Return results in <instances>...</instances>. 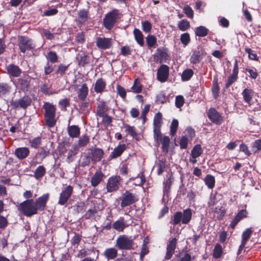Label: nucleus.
<instances>
[{
	"mask_svg": "<svg viewBox=\"0 0 261 261\" xmlns=\"http://www.w3.org/2000/svg\"><path fill=\"white\" fill-rule=\"evenodd\" d=\"M49 198V194L46 193L35 200L33 199H27L19 204L18 206V210L24 216L31 217L37 214L38 211H44Z\"/></svg>",
	"mask_w": 261,
	"mask_h": 261,
	"instance_id": "f257e3e1",
	"label": "nucleus"
},
{
	"mask_svg": "<svg viewBox=\"0 0 261 261\" xmlns=\"http://www.w3.org/2000/svg\"><path fill=\"white\" fill-rule=\"evenodd\" d=\"M134 245V241L132 237L125 234L119 236L116 241V246L121 250L133 249Z\"/></svg>",
	"mask_w": 261,
	"mask_h": 261,
	"instance_id": "f03ea898",
	"label": "nucleus"
},
{
	"mask_svg": "<svg viewBox=\"0 0 261 261\" xmlns=\"http://www.w3.org/2000/svg\"><path fill=\"white\" fill-rule=\"evenodd\" d=\"M119 18V13L118 10L114 9L110 12L103 18V24L105 27L108 30H111Z\"/></svg>",
	"mask_w": 261,
	"mask_h": 261,
	"instance_id": "7ed1b4c3",
	"label": "nucleus"
},
{
	"mask_svg": "<svg viewBox=\"0 0 261 261\" xmlns=\"http://www.w3.org/2000/svg\"><path fill=\"white\" fill-rule=\"evenodd\" d=\"M32 100L29 95H25L21 98L11 101V105L14 109H22L23 110L30 106Z\"/></svg>",
	"mask_w": 261,
	"mask_h": 261,
	"instance_id": "20e7f679",
	"label": "nucleus"
},
{
	"mask_svg": "<svg viewBox=\"0 0 261 261\" xmlns=\"http://www.w3.org/2000/svg\"><path fill=\"white\" fill-rule=\"evenodd\" d=\"M120 205L122 208L131 205L138 201L137 195L128 191H125L120 197Z\"/></svg>",
	"mask_w": 261,
	"mask_h": 261,
	"instance_id": "39448f33",
	"label": "nucleus"
},
{
	"mask_svg": "<svg viewBox=\"0 0 261 261\" xmlns=\"http://www.w3.org/2000/svg\"><path fill=\"white\" fill-rule=\"evenodd\" d=\"M18 45L19 49L23 53H25L27 50H30L34 47L32 40L24 36H18Z\"/></svg>",
	"mask_w": 261,
	"mask_h": 261,
	"instance_id": "423d86ee",
	"label": "nucleus"
},
{
	"mask_svg": "<svg viewBox=\"0 0 261 261\" xmlns=\"http://www.w3.org/2000/svg\"><path fill=\"white\" fill-rule=\"evenodd\" d=\"M73 192V188L70 185L67 186L63 188L61 193L60 194L58 203L61 205H65L71 196Z\"/></svg>",
	"mask_w": 261,
	"mask_h": 261,
	"instance_id": "0eeeda50",
	"label": "nucleus"
},
{
	"mask_svg": "<svg viewBox=\"0 0 261 261\" xmlns=\"http://www.w3.org/2000/svg\"><path fill=\"white\" fill-rule=\"evenodd\" d=\"M121 178L119 176L110 177L107 184V189L108 192L116 191L119 188Z\"/></svg>",
	"mask_w": 261,
	"mask_h": 261,
	"instance_id": "6e6552de",
	"label": "nucleus"
},
{
	"mask_svg": "<svg viewBox=\"0 0 261 261\" xmlns=\"http://www.w3.org/2000/svg\"><path fill=\"white\" fill-rule=\"evenodd\" d=\"M239 66L237 60H235L232 73L228 77L225 83V88H228L238 79Z\"/></svg>",
	"mask_w": 261,
	"mask_h": 261,
	"instance_id": "1a4fd4ad",
	"label": "nucleus"
},
{
	"mask_svg": "<svg viewBox=\"0 0 261 261\" xmlns=\"http://www.w3.org/2000/svg\"><path fill=\"white\" fill-rule=\"evenodd\" d=\"M113 41L112 38L105 37H98L96 38V44L97 47L101 49H107L110 48Z\"/></svg>",
	"mask_w": 261,
	"mask_h": 261,
	"instance_id": "9d476101",
	"label": "nucleus"
},
{
	"mask_svg": "<svg viewBox=\"0 0 261 261\" xmlns=\"http://www.w3.org/2000/svg\"><path fill=\"white\" fill-rule=\"evenodd\" d=\"M169 69L166 65H162L157 72V79L161 82H166L169 76Z\"/></svg>",
	"mask_w": 261,
	"mask_h": 261,
	"instance_id": "9b49d317",
	"label": "nucleus"
},
{
	"mask_svg": "<svg viewBox=\"0 0 261 261\" xmlns=\"http://www.w3.org/2000/svg\"><path fill=\"white\" fill-rule=\"evenodd\" d=\"M6 69L7 70V73L10 77H18L20 76L22 73L20 67L13 63L7 65Z\"/></svg>",
	"mask_w": 261,
	"mask_h": 261,
	"instance_id": "f8f14e48",
	"label": "nucleus"
},
{
	"mask_svg": "<svg viewBox=\"0 0 261 261\" xmlns=\"http://www.w3.org/2000/svg\"><path fill=\"white\" fill-rule=\"evenodd\" d=\"M167 49L164 47H160L156 49L154 56V59L156 62L160 63L166 61L168 58Z\"/></svg>",
	"mask_w": 261,
	"mask_h": 261,
	"instance_id": "ddd939ff",
	"label": "nucleus"
},
{
	"mask_svg": "<svg viewBox=\"0 0 261 261\" xmlns=\"http://www.w3.org/2000/svg\"><path fill=\"white\" fill-rule=\"evenodd\" d=\"M177 244V240L176 238L171 239L167 246L166 253L165 259L166 260L170 259L173 254L174 253Z\"/></svg>",
	"mask_w": 261,
	"mask_h": 261,
	"instance_id": "4468645a",
	"label": "nucleus"
},
{
	"mask_svg": "<svg viewBox=\"0 0 261 261\" xmlns=\"http://www.w3.org/2000/svg\"><path fill=\"white\" fill-rule=\"evenodd\" d=\"M207 116L213 123L216 124H220L222 121V117L214 108H211L208 110Z\"/></svg>",
	"mask_w": 261,
	"mask_h": 261,
	"instance_id": "2eb2a0df",
	"label": "nucleus"
},
{
	"mask_svg": "<svg viewBox=\"0 0 261 261\" xmlns=\"http://www.w3.org/2000/svg\"><path fill=\"white\" fill-rule=\"evenodd\" d=\"M90 155L93 163L99 162L103 157L104 151L102 149L95 148L91 150Z\"/></svg>",
	"mask_w": 261,
	"mask_h": 261,
	"instance_id": "dca6fc26",
	"label": "nucleus"
},
{
	"mask_svg": "<svg viewBox=\"0 0 261 261\" xmlns=\"http://www.w3.org/2000/svg\"><path fill=\"white\" fill-rule=\"evenodd\" d=\"M204 50L201 48H198L196 50L193 51L190 57V62L192 64L199 63L202 59Z\"/></svg>",
	"mask_w": 261,
	"mask_h": 261,
	"instance_id": "f3484780",
	"label": "nucleus"
},
{
	"mask_svg": "<svg viewBox=\"0 0 261 261\" xmlns=\"http://www.w3.org/2000/svg\"><path fill=\"white\" fill-rule=\"evenodd\" d=\"M76 60L78 64L82 67L89 63L90 57L85 51L80 52L76 56Z\"/></svg>",
	"mask_w": 261,
	"mask_h": 261,
	"instance_id": "a211bd4d",
	"label": "nucleus"
},
{
	"mask_svg": "<svg viewBox=\"0 0 261 261\" xmlns=\"http://www.w3.org/2000/svg\"><path fill=\"white\" fill-rule=\"evenodd\" d=\"M254 91L251 88H245L242 92V95L243 98V100L245 102L247 103L249 105H251V101L252 100Z\"/></svg>",
	"mask_w": 261,
	"mask_h": 261,
	"instance_id": "6ab92c4d",
	"label": "nucleus"
},
{
	"mask_svg": "<svg viewBox=\"0 0 261 261\" xmlns=\"http://www.w3.org/2000/svg\"><path fill=\"white\" fill-rule=\"evenodd\" d=\"M128 226V224H126L123 217H120L113 224V228L119 232L123 231V230Z\"/></svg>",
	"mask_w": 261,
	"mask_h": 261,
	"instance_id": "aec40b11",
	"label": "nucleus"
},
{
	"mask_svg": "<svg viewBox=\"0 0 261 261\" xmlns=\"http://www.w3.org/2000/svg\"><path fill=\"white\" fill-rule=\"evenodd\" d=\"M15 155L19 160L26 158L30 154V150L28 147H19L15 150Z\"/></svg>",
	"mask_w": 261,
	"mask_h": 261,
	"instance_id": "412c9836",
	"label": "nucleus"
},
{
	"mask_svg": "<svg viewBox=\"0 0 261 261\" xmlns=\"http://www.w3.org/2000/svg\"><path fill=\"white\" fill-rule=\"evenodd\" d=\"M104 176V174L101 171H97L91 179V185L94 187L98 186L102 180Z\"/></svg>",
	"mask_w": 261,
	"mask_h": 261,
	"instance_id": "4be33fe9",
	"label": "nucleus"
},
{
	"mask_svg": "<svg viewBox=\"0 0 261 261\" xmlns=\"http://www.w3.org/2000/svg\"><path fill=\"white\" fill-rule=\"evenodd\" d=\"M107 83L102 78L98 79L95 84L94 89L96 93H101L106 89Z\"/></svg>",
	"mask_w": 261,
	"mask_h": 261,
	"instance_id": "5701e85b",
	"label": "nucleus"
},
{
	"mask_svg": "<svg viewBox=\"0 0 261 261\" xmlns=\"http://www.w3.org/2000/svg\"><path fill=\"white\" fill-rule=\"evenodd\" d=\"M247 212L245 210H242L240 211L236 215L234 219L232 221L230 225V227L232 229L234 228L239 222H240L243 218H245L247 216Z\"/></svg>",
	"mask_w": 261,
	"mask_h": 261,
	"instance_id": "b1692460",
	"label": "nucleus"
},
{
	"mask_svg": "<svg viewBox=\"0 0 261 261\" xmlns=\"http://www.w3.org/2000/svg\"><path fill=\"white\" fill-rule=\"evenodd\" d=\"M43 108L44 110V116H56V109L53 105L49 102H45Z\"/></svg>",
	"mask_w": 261,
	"mask_h": 261,
	"instance_id": "393cba45",
	"label": "nucleus"
},
{
	"mask_svg": "<svg viewBox=\"0 0 261 261\" xmlns=\"http://www.w3.org/2000/svg\"><path fill=\"white\" fill-rule=\"evenodd\" d=\"M88 93V88L86 83L83 84L81 88L77 91V96L79 99L81 100H85Z\"/></svg>",
	"mask_w": 261,
	"mask_h": 261,
	"instance_id": "a878e982",
	"label": "nucleus"
},
{
	"mask_svg": "<svg viewBox=\"0 0 261 261\" xmlns=\"http://www.w3.org/2000/svg\"><path fill=\"white\" fill-rule=\"evenodd\" d=\"M125 149L126 146L125 144L118 145L117 147L115 148L114 150L111 152L110 156V158L111 159H115L120 156Z\"/></svg>",
	"mask_w": 261,
	"mask_h": 261,
	"instance_id": "bb28decb",
	"label": "nucleus"
},
{
	"mask_svg": "<svg viewBox=\"0 0 261 261\" xmlns=\"http://www.w3.org/2000/svg\"><path fill=\"white\" fill-rule=\"evenodd\" d=\"M67 132L71 138H77L80 135V128L77 125H73L68 127Z\"/></svg>",
	"mask_w": 261,
	"mask_h": 261,
	"instance_id": "cd10ccee",
	"label": "nucleus"
},
{
	"mask_svg": "<svg viewBox=\"0 0 261 261\" xmlns=\"http://www.w3.org/2000/svg\"><path fill=\"white\" fill-rule=\"evenodd\" d=\"M117 254V250L115 248H107L103 252L104 256L108 259H113L115 258L116 257Z\"/></svg>",
	"mask_w": 261,
	"mask_h": 261,
	"instance_id": "c85d7f7f",
	"label": "nucleus"
},
{
	"mask_svg": "<svg viewBox=\"0 0 261 261\" xmlns=\"http://www.w3.org/2000/svg\"><path fill=\"white\" fill-rule=\"evenodd\" d=\"M108 110V107L106 103L103 101H100L97 107V115L98 116H103L106 114V112Z\"/></svg>",
	"mask_w": 261,
	"mask_h": 261,
	"instance_id": "c756f323",
	"label": "nucleus"
},
{
	"mask_svg": "<svg viewBox=\"0 0 261 261\" xmlns=\"http://www.w3.org/2000/svg\"><path fill=\"white\" fill-rule=\"evenodd\" d=\"M182 213V223L187 224L190 222L192 219V213L190 208L184 210Z\"/></svg>",
	"mask_w": 261,
	"mask_h": 261,
	"instance_id": "7c9ffc66",
	"label": "nucleus"
},
{
	"mask_svg": "<svg viewBox=\"0 0 261 261\" xmlns=\"http://www.w3.org/2000/svg\"><path fill=\"white\" fill-rule=\"evenodd\" d=\"M135 40L137 43L141 46L144 44V37L142 32L138 29L135 28L133 31Z\"/></svg>",
	"mask_w": 261,
	"mask_h": 261,
	"instance_id": "2f4dec72",
	"label": "nucleus"
},
{
	"mask_svg": "<svg viewBox=\"0 0 261 261\" xmlns=\"http://www.w3.org/2000/svg\"><path fill=\"white\" fill-rule=\"evenodd\" d=\"M159 142H160L162 143V148L163 151L165 153H168L170 143V140L169 137L164 136L162 139L159 140Z\"/></svg>",
	"mask_w": 261,
	"mask_h": 261,
	"instance_id": "473e14b6",
	"label": "nucleus"
},
{
	"mask_svg": "<svg viewBox=\"0 0 261 261\" xmlns=\"http://www.w3.org/2000/svg\"><path fill=\"white\" fill-rule=\"evenodd\" d=\"M89 137L87 135H82L78 140L77 144L74 145L79 149L81 147H84L87 145L89 142Z\"/></svg>",
	"mask_w": 261,
	"mask_h": 261,
	"instance_id": "72a5a7b5",
	"label": "nucleus"
},
{
	"mask_svg": "<svg viewBox=\"0 0 261 261\" xmlns=\"http://www.w3.org/2000/svg\"><path fill=\"white\" fill-rule=\"evenodd\" d=\"M79 150V149L76 146L73 145L72 146V148L69 150L68 153V155L66 159V161L68 163H69L73 161V158L74 156L77 153Z\"/></svg>",
	"mask_w": 261,
	"mask_h": 261,
	"instance_id": "f704fd0d",
	"label": "nucleus"
},
{
	"mask_svg": "<svg viewBox=\"0 0 261 261\" xmlns=\"http://www.w3.org/2000/svg\"><path fill=\"white\" fill-rule=\"evenodd\" d=\"M46 173V169L43 166H38L34 172V176L36 179H40L44 176Z\"/></svg>",
	"mask_w": 261,
	"mask_h": 261,
	"instance_id": "c9c22d12",
	"label": "nucleus"
},
{
	"mask_svg": "<svg viewBox=\"0 0 261 261\" xmlns=\"http://www.w3.org/2000/svg\"><path fill=\"white\" fill-rule=\"evenodd\" d=\"M88 10L82 9L78 12V19L81 22H85L89 18Z\"/></svg>",
	"mask_w": 261,
	"mask_h": 261,
	"instance_id": "e433bc0d",
	"label": "nucleus"
},
{
	"mask_svg": "<svg viewBox=\"0 0 261 261\" xmlns=\"http://www.w3.org/2000/svg\"><path fill=\"white\" fill-rule=\"evenodd\" d=\"M163 123L162 114L160 112L155 114L153 118V127H161Z\"/></svg>",
	"mask_w": 261,
	"mask_h": 261,
	"instance_id": "4c0bfd02",
	"label": "nucleus"
},
{
	"mask_svg": "<svg viewBox=\"0 0 261 261\" xmlns=\"http://www.w3.org/2000/svg\"><path fill=\"white\" fill-rule=\"evenodd\" d=\"M46 58L48 62L56 63L58 62V56L54 51H49L47 53Z\"/></svg>",
	"mask_w": 261,
	"mask_h": 261,
	"instance_id": "58836bf2",
	"label": "nucleus"
},
{
	"mask_svg": "<svg viewBox=\"0 0 261 261\" xmlns=\"http://www.w3.org/2000/svg\"><path fill=\"white\" fill-rule=\"evenodd\" d=\"M211 208L212 211V212L219 214V215L217 216V218L218 220L222 219L225 214V211L223 209L221 204H220V205H218L217 206L215 207H213Z\"/></svg>",
	"mask_w": 261,
	"mask_h": 261,
	"instance_id": "ea45409f",
	"label": "nucleus"
},
{
	"mask_svg": "<svg viewBox=\"0 0 261 261\" xmlns=\"http://www.w3.org/2000/svg\"><path fill=\"white\" fill-rule=\"evenodd\" d=\"M208 31V29L205 27L200 26L195 29V33L196 36L203 37L207 35Z\"/></svg>",
	"mask_w": 261,
	"mask_h": 261,
	"instance_id": "a19ab883",
	"label": "nucleus"
},
{
	"mask_svg": "<svg viewBox=\"0 0 261 261\" xmlns=\"http://www.w3.org/2000/svg\"><path fill=\"white\" fill-rule=\"evenodd\" d=\"M56 116H44V121L45 124L48 127H54L56 123V119L55 118Z\"/></svg>",
	"mask_w": 261,
	"mask_h": 261,
	"instance_id": "79ce46f5",
	"label": "nucleus"
},
{
	"mask_svg": "<svg viewBox=\"0 0 261 261\" xmlns=\"http://www.w3.org/2000/svg\"><path fill=\"white\" fill-rule=\"evenodd\" d=\"M146 43L148 47H155L157 43L156 38L151 35H149L146 38Z\"/></svg>",
	"mask_w": 261,
	"mask_h": 261,
	"instance_id": "37998d69",
	"label": "nucleus"
},
{
	"mask_svg": "<svg viewBox=\"0 0 261 261\" xmlns=\"http://www.w3.org/2000/svg\"><path fill=\"white\" fill-rule=\"evenodd\" d=\"M203 150L200 144L196 145L191 150V156L199 157L202 153Z\"/></svg>",
	"mask_w": 261,
	"mask_h": 261,
	"instance_id": "c03bdc74",
	"label": "nucleus"
},
{
	"mask_svg": "<svg viewBox=\"0 0 261 261\" xmlns=\"http://www.w3.org/2000/svg\"><path fill=\"white\" fill-rule=\"evenodd\" d=\"M167 179L164 182V193H168L170 189L173 178L171 175L169 176H167Z\"/></svg>",
	"mask_w": 261,
	"mask_h": 261,
	"instance_id": "a18cd8bd",
	"label": "nucleus"
},
{
	"mask_svg": "<svg viewBox=\"0 0 261 261\" xmlns=\"http://www.w3.org/2000/svg\"><path fill=\"white\" fill-rule=\"evenodd\" d=\"M11 87L7 83H0V95H4L11 91Z\"/></svg>",
	"mask_w": 261,
	"mask_h": 261,
	"instance_id": "49530a36",
	"label": "nucleus"
},
{
	"mask_svg": "<svg viewBox=\"0 0 261 261\" xmlns=\"http://www.w3.org/2000/svg\"><path fill=\"white\" fill-rule=\"evenodd\" d=\"M68 66L69 65H65L62 64H59L56 70V74L59 76H62L65 74V72L67 70Z\"/></svg>",
	"mask_w": 261,
	"mask_h": 261,
	"instance_id": "de8ad7c7",
	"label": "nucleus"
},
{
	"mask_svg": "<svg viewBox=\"0 0 261 261\" xmlns=\"http://www.w3.org/2000/svg\"><path fill=\"white\" fill-rule=\"evenodd\" d=\"M190 27V23L187 19H182L178 23V28L181 31H185Z\"/></svg>",
	"mask_w": 261,
	"mask_h": 261,
	"instance_id": "09e8293b",
	"label": "nucleus"
},
{
	"mask_svg": "<svg viewBox=\"0 0 261 261\" xmlns=\"http://www.w3.org/2000/svg\"><path fill=\"white\" fill-rule=\"evenodd\" d=\"M205 182L207 186L210 189L214 188L215 183V177L210 174L207 175L205 178Z\"/></svg>",
	"mask_w": 261,
	"mask_h": 261,
	"instance_id": "8fccbe9b",
	"label": "nucleus"
},
{
	"mask_svg": "<svg viewBox=\"0 0 261 261\" xmlns=\"http://www.w3.org/2000/svg\"><path fill=\"white\" fill-rule=\"evenodd\" d=\"M252 233V230L251 228L246 229L242 233V241L243 243H247Z\"/></svg>",
	"mask_w": 261,
	"mask_h": 261,
	"instance_id": "3c124183",
	"label": "nucleus"
},
{
	"mask_svg": "<svg viewBox=\"0 0 261 261\" xmlns=\"http://www.w3.org/2000/svg\"><path fill=\"white\" fill-rule=\"evenodd\" d=\"M194 74L193 71L191 69H187L184 70L181 75V80L183 81H189Z\"/></svg>",
	"mask_w": 261,
	"mask_h": 261,
	"instance_id": "603ef678",
	"label": "nucleus"
},
{
	"mask_svg": "<svg viewBox=\"0 0 261 261\" xmlns=\"http://www.w3.org/2000/svg\"><path fill=\"white\" fill-rule=\"evenodd\" d=\"M182 213L181 212H176L173 217L172 220L173 221V224L176 225L178 224L181 221L182 222Z\"/></svg>",
	"mask_w": 261,
	"mask_h": 261,
	"instance_id": "864d4df0",
	"label": "nucleus"
},
{
	"mask_svg": "<svg viewBox=\"0 0 261 261\" xmlns=\"http://www.w3.org/2000/svg\"><path fill=\"white\" fill-rule=\"evenodd\" d=\"M251 149L254 153L261 151V139H257L252 143Z\"/></svg>",
	"mask_w": 261,
	"mask_h": 261,
	"instance_id": "5fc2aeb1",
	"label": "nucleus"
},
{
	"mask_svg": "<svg viewBox=\"0 0 261 261\" xmlns=\"http://www.w3.org/2000/svg\"><path fill=\"white\" fill-rule=\"evenodd\" d=\"M17 84L21 89L25 90H27L29 85V83L25 79L19 78L17 80Z\"/></svg>",
	"mask_w": 261,
	"mask_h": 261,
	"instance_id": "6e6d98bb",
	"label": "nucleus"
},
{
	"mask_svg": "<svg viewBox=\"0 0 261 261\" xmlns=\"http://www.w3.org/2000/svg\"><path fill=\"white\" fill-rule=\"evenodd\" d=\"M222 253V248L220 244H217L214 248L213 252V257L215 258H219L221 257Z\"/></svg>",
	"mask_w": 261,
	"mask_h": 261,
	"instance_id": "4d7b16f0",
	"label": "nucleus"
},
{
	"mask_svg": "<svg viewBox=\"0 0 261 261\" xmlns=\"http://www.w3.org/2000/svg\"><path fill=\"white\" fill-rule=\"evenodd\" d=\"M212 90L214 98H216L218 96L220 90L217 79L213 81Z\"/></svg>",
	"mask_w": 261,
	"mask_h": 261,
	"instance_id": "13d9d810",
	"label": "nucleus"
},
{
	"mask_svg": "<svg viewBox=\"0 0 261 261\" xmlns=\"http://www.w3.org/2000/svg\"><path fill=\"white\" fill-rule=\"evenodd\" d=\"M156 167L158 168V174L161 175L164 171L166 168V163L165 160H161L159 161L156 165Z\"/></svg>",
	"mask_w": 261,
	"mask_h": 261,
	"instance_id": "bf43d9fd",
	"label": "nucleus"
},
{
	"mask_svg": "<svg viewBox=\"0 0 261 261\" xmlns=\"http://www.w3.org/2000/svg\"><path fill=\"white\" fill-rule=\"evenodd\" d=\"M32 147L37 148L41 144V138L40 137H36L29 141Z\"/></svg>",
	"mask_w": 261,
	"mask_h": 261,
	"instance_id": "052dcab7",
	"label": "nucleus"
},
{
	"mask_svg": "<svg viewBox=\"0 0 261 261\" xmlns=\"http://www.w3.org/2000/svg\"><path fill=\"white\" fill-rule=\"evenodd\" d=\"M153 137L154 140L158 142L163 138L161 132V127H153Z\"/></svg>",
	"mask_w": 261,
	"mask_h": 261,
	"instance_id": "680f3d73",
	"label": "nucleus"
},
{
	"mask_svg": "<svg viewBox=\"0 0 261 261\" xmlns=\"http://www.w3.org/2000/svg\"><path fill=\"white\" fill-rule=\"evenodd\" d=\"M180 41L184 46H187L190 42V35L188 33H185L180 36Z\"/></svg>",
	"mask_w": 261,
	"mask_h": 261,
	"instance_id": "e2e57ef3",
	"label": "nucleus"
},
{
	"mask_svg": "<svg viewBox=\"0 0 261 261\" xmlns=\"http://www.w3.org/2000/svg\"><path fill=\"white\" fill-rule=\"evenodd\" d=\"M178 126V121L176 119H173L170 125V135L174 136L176 134Z\"/></svg>",
	"mask_w": 261,
	"mask_h": 261,
	"instance_id": "0e129e2a",
	"label": "nucleus"
},
{
	"mask_svg": "<svg viewBox=\"0 0 261 261\" xmlns=\"http://www.w3.org/2000/svg\"><path fill=\"white\" fill-rule=\"evenodd\" d=\"M183 11L188 17L191 19L193 18L194 12L192 9L189 5L185 6L183 8Z\"/></svg>",
	"mask_w": 261,
	"mask_h": 261,
	"instance_id": "69168bd1",
	"label": "nucleus"
},
{
	"mask_svg": "<svg viewBox=\"0 0 261 261\" xmlns=\"http://www.w3.org/2000/svg\"><path fill=\"white\" fill-rule=\"evenodd\" d=\"M132 89L135 93H139L142 91V86L137 80H135Z\"/></svg>",
	"mask_w": 261,
	"mask_h": 261,
	"instance_id": "338daca9",
	"label": "nucleus"
},
{
	"mask_svg": "<svg viewBox=\"0 0 261 261\" xmlns=\"http://www.w3.org/2000/svg\"><path fill=\"white\" fill-rule=\"evenodd\" d=\"M99 117L102 118V122L105 126H108L112 125V118L111 117L107 114L103 115V116Z\"/></svg>",
	"mask_w": 261,
	"mask_h": 261,
	"instance_id": "774afa93",
	"label": "nucleus"
}]
</instances>
